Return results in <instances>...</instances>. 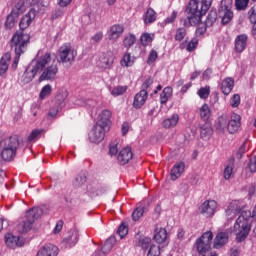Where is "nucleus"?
<instances>
[{"label": "nucleus", "mask_w": 256, "mask_h": 256, "mask_svg": "<svg viewBox=\"0 0 256 256\" xmlns=\"http://www.w3.org/2000/svg\"><path fill=\"white\" fill-rule=\"evenodd\" d=\"M245 203L243 201L234 200L228 205L226 209V215L235 217L239 215L238 219L234 223V232L236 233V240L238 242L245 241L251 231V216L252 213L249 210H245Z\"/></svg>", "instance_id": "1"}, {"label": "nucleus", "mask_w": 256, "mask_h": 256, "mask_svg": "<svg viewBox=\"0 0 256 256\" xmlns=\"http://www.w3.org/2000/svg\"><path fill=\"white\" fill-rule=\"evenodd\" d=\"M213 0H190L186 8L187 17L184 20V26H197L196 34L201 36L207 30L205 23L201 22V17L207 14Z\"/></svg>", "instance_id": "2"}, {"label": "nucleus", "mask_w": 256, "mask_h": 256, "mask_svg": "<svg viewBox=\"0 0 256 256\" xmlns=\"http://www.w3.org/2000/svg\"><path fill=\"white\" fill-rule=\"evenodd\" d=\"M30 38V34L27 32H19V30L13 34L10 45L11 48H14L16 54L14 59L15 66L18 64L21 54H24V52L27 51Z\"/></svg>", "instance_id": "3"}, {"label": "nucleus", "mask_w": 256, "mask_h": 256, "mask_svg": "<svg viewBox=\"0 0 256 256\" xmlns=\"http://www.w3.org/2000/svg\"><path fill=\"white\" fill-rule=\"evenodd\" d=\"M42 56H47V62L42 67L39 81H55L59 73V65L55 58H52L51 52H45Z\"/></svg>", "instance_id": "4"}, {"label": "nucleus", "mask_w": 256, "mask_h": 256, "mask_svg": "<svg viewBox=\"0 0 256 256\" xmlns=\"http://www.w3.org/2000/svg\"><path fill=\"white\" fill-rule=\"evenodd\" d=\"M41 215H43V210L40 207H32V209L26 211L24 220L17 225V231L21 234L28 233L33 228L35 221L40 219Z\"/></svg>", "instance_id": "5"}, {"label": "nucleus", "mask_w": 256, "mask_h": 256, "mask_svg": "<svg viewBox=\"0 0 256 256\" xmlns=\"http://www.w3.org/2000/svg\"><path fill=\"white\" fill-rule=\"evenodd\" d=\"M47 62L48 56H40L32 67L28 66L26 70H24L23 74L20 76V82L23 83V85H28V83H31V81L35 79L36 75L41 73Z\"/></svg>", "instance_id": "6"}, {"label": "nucleus", "mask_w": 256, "mask_h": 256, "mask_svg": "<svg viewBox=\"0 0 256 256\" xmlns=\"http://www.w3.org/2000/svg\"><path fill=\"white\" fill-rule=\"evenodd\" d=\"M0 145L3 147L1 152V158L3 161H13L17 155L18 148L20 147L18 137H9L8 139H4Z\"/></svg>", "instance_id": "7"}, {"label": "nucleus", "mask_w": 256, "mask_h": 256, "mask_svg": "<svg viewBox=\"0 0 256 256\" xmlns=\"http://www.w3.org/2000/svg\"><path fill=\"white\" fill-rule=\"evenodd\" d=\"M77 54H78L77 50L73 48L70 42H66L65 44H62L58 52L60 62H62L63 64H69V65L73 64Z\"/></svg>", "instance_id": "8"}, {"label": "nucleus", "mask_w": 256, "mask_h": 256, "mask_svg": "<svg viewBox=\"0 0 256 256\" xmlns=\"http://www.w3.org/2000/svg\"><path fill=\"white\" fill-rule=\"evenodd\" d=\"M213 237L214 235L212 231H206L201 235V237H199V239L196 240L197 251L200 255L206 256V253L210 251Z\"/></svg>", "instance_id": "9"}, {"label": "nucleus", "mask_w": 256, "mask_h": 256, "mask_svg": "<svg viewBox=\"0 0 256 256\" xmlns=\"http://www.w3.org/2000/svg\"><path fill=\"white\" fill-rule=\"evenodd\" d=\"M105 139V133L102 129L101 117L94 125L93 129L89 133V141L91 143H101Z\"/></svg>", "instance_id": "10"}, {"label": "nucleus", "mask_w": 256, "mask_h": 256, "mask_svg": "<svg viewBox=\"0 0 256 256\" xmlns=\"http://www.w3.org/2000/svg\"><path fill=\"white\" fill-rule=\"evenodd\" d=\"M217 207H218L217 201L207 200L200 205L199 211L201 215H204V217H214L217 211Z\"/></svg>", "instance_id": "11"}, {"label": "nucleus", "mask_w": 256, "mask_h": 256, "mask_svg": "<svg viewBox=\"0 0 256 256\" xmlns=\"http://www.w3.org/2000/svg\"><path fill=\"white\" fill-rule=\"evenodd\" d=\"M37 10L35 8H31L22 18L20 19L19 26L20 30L19 32H24L28 26H30L31 22L36 18Z\"/></svg>", "instance_id": "12"}, {"label": "nucleus", "mask_w": 256, "mask_h": 256, "mask_svg": "<svg viewBox=\"0 0 256 256\" xmlns=\"http://www.w3.org/2000/svg\"><path fill=\"white\" fill-rule=\"evenodd\" d=\"M80 239V233L78 229H71L68 231L66 237L63 239L65 247H75Z\"/></svg>", "instance_id": "13"}, {"label": "nucleus", "mask_w": 256, "mask_h": 256, "mask_svg": "<svg viewBox=\"0 0 256 256\" xmlns=\"http://www.w3.org/2000/svg\"><path fill=\"white\" fill-rule=\"evenodd\" d=\"M147 101V90L144 88V84H142L141 90L137 92L134 96V101H133V107L135 109H141L143 105H145Z\"/></svg>", "instance_id": "14"}, {"label": "nucleus", "mask_w": 256, "mask_h": 256, "mask_svg": "<svg viewBox=\"0 0 256 256\" xmlns=\"http://www.w3.org/2000/svg\"><path fill=\"white\" fill-rule=\"evenodd\" d=\"M5 242L6 245L11 249H16L17 247H23L25 239H23V237H16L15 235L8 233L5 235Z\"/></svg>", "instance_id": "15"}, {"label": "nucleus", "mask_w": 256, "mask_h": 256, "mask_svg": "<svg viewBox=\"0 0 256 256\" xmlns=\"http://www.w3.org/2000/svg\"><path fill=\"white\" fill-rule=\"evenodd\" d=\"M133 159V151L131 147L122 149L117 157L119 165H127Z\"/></svg>", "instance_id": "16"}, {"label": "nucleus", "mask_w": 256, "mask_h": 256, "mask_svg": "<svg viewBox=\"0 0 256 256\" xmlns=\"http://www.w3.org/2000/svg\"><path fill=\"white\" fill-rule=\"evenodd\" d=\"M240 127H241V117L240 115H237L236 113H234L227 124L228 133H230L231 135H234L239 131Z\"/></svg>", "instance_id": "17"}, {"label": "nucleus", "mask_w": 256, "mask_h": 256, "mask_svg": "<svg viewBox=\"0 0 256 256\" xmlns=\"http://www.w3.org/2000/svg\"><path fill=\"white\" fill-rule=\"evenodd\" d=\"M125 32L124 24H112L109 28L108 38L109 40H117Z\"/></svg>", "instance_id": "18"}, {"label": "nucleus", "mask_w": 256, "mask_h": 256, "mask_svg": "<svg viewBox=\"0 0 256 256\" xmlns=\"http://www.w3.org/2000/svg\"><path fill=\"white\" fill-rule=\"evenodd\" d=\"M185 163L183 161H179L178 163H175V165L171 169L170 173V179L171 181H177L181 175H183L185 171Z\"/></svg>", "instance_id": "19"}, {"label": "nucleus", "mask_w": 256, "mask_h": 256, "mask_svg": "<svg viewBox=\"0 0 256 256\" xmlns=\"http://www.w3.org/2000/svg\"><path fill=\"white\" fill-rule=\"evenodd\" d=\"M58 253V247L52 243H49L48 245H44V247L38 251L36 256H57Z\"/></svg>", "instance_id": "20"}, {"label": "nucleus", "mask_w": 256, "mask_h": 256, "mask_svg": "<svg viewBox=\"0 0 256 256\" xmlns=\"http://www.w3.org/2000/svg\"><path fill=\"white\" fill-rule=\"evenodd\" d=\"M111 117H112V113L111 111L108 110V108H105V110L102 111L100 115L101 129L104 133V137L106 135V129L109 127L111 123Z\"/></svg>", "instance_id": "21"}, {"label": "nucleus", "mask_w": 256, "mask_h": 256, "mask_svg": "<svg viewBox=\"0 0 256 256\" xmlns=\"http://www.w3.org/2000/svg\"><path fill=\"white\" fill-rule=\"evenodd\" d=\"M213 133L214 131L211 123L205 122L203 125H200V137L204 141H209Z\"/></svg>", "instance_id": "22"}, {"label": "nucleus", "mask_w": 256, "mask_h": 256, "mask_svg": "<svg viewBox=\"0 0 256 256\" xmlns=\"http://www.w3.org/2000/svg\"><path fill=\"white\" fill-rule=\"evenodd\" d=\"M229 241V235L226 232H220L216 235L214 239V248L221 249Z\"/></svg>", "instance_id": "23"}, {"label": "nucleus", "mask_w": 256, "mask_h": 256, "mask_svg": "<svg viewBox=\"0 0 256 256\" xmlns=\"http://www.w3.org/2000/svg\"><path fill=\"white\" fill-rule=\"evenodd\" d=\"M247 39V34H238V36H236L234 46L237 52H243V50H245L247 46Z\"/></svg>", "instance_id": "24"}, {"label": "nucleus", "mask_w": 256, "mask_h": 256, "mask_svg": "<svg viewBox=\"0 0 256 256\" xmlns=\"http://www.w3.org/2000/svg\"><path fill=\"white\" fill-rule=\"evenodd\" d=\"M115 56L112 52H107L100 57V64L103 68H111L114 64Z\"/></svg>", "instance_id": "25"}, {"label": "nucleus", "mask_w": 256, "mask_h": 256, "mask_svg": "<svg viewBox=\"0 0 256 256\" xmlns=\"http://www.w3.org/2000/svg\"><path fill=\"white\" fill-rule=\"evenodd\" d=\"M234 85L235 80H233V78H224L221 85L222 93L224 95H230L231 91L234 89Z\"/></svg>", "instance_id": "26"}, {"label": "nucleus", "mask_w": 256, "mask_h": 256, "mask_svg": "<svg viewBox=\"0 0 256 256\" xmlns=\"http://www.w3.org/2000/svg\"><path fill=\"white\" fill-rule=\"evenodd\" d=\"M173 95V88L172 86H165L160 94V103L161 105H166L169 99H171Z\"/></svg>", "instance_id": "27"}, {"label": "nucleus", "mask_w": 256, "mask_h": 256, "mask_svg": "<svg viewBox=\"0 0 256 256\" xmlns=\"http://www.w3.org/2000/svg\"><path fill=\"white\" fill-rule=\"evenodd\" d=\"M143 20L145 24H153L157 20V12L154 8H147L146 12L143 14Z\"/></svg>", "instance_id": "28"}, {"label": "nucleus", "mask_w": 256, "mask_h": 256, "mask_svg": "<svg viewBox=\"0 0 256 256\" xmlns=\"http://www.w3.org/2000/svg\"><path fill=\"white\" fill-rule=\"evenodd\" d=\"M154 241H156V243H165L166 239H167V231L166 229L162 228V227H156L155 229V234L153 237Z\"/></svg>", "instance_id": "29"}, {"label": "nucleus", "mask_w": 256, "mask_h": 256, "mask_svg": "<svg viewBox=\"0 0 256 256\" xmlns=\"http://www.w3.org/2000/svg\"><path fill=\"white\" fill-rule=\"evenodd\" d=\"M179 119H180L179 115L175 113L169 119H164L162 123V127L164 129H172L173 127H176L178 125Z\"/></svg>", "instance_id": "30"}, {"label": "nucleus", "mask_w": 256, "mask_h": 256, "mask_svg": "<svg viewBox=\"0 0 256 256\" xmlns=\"http://www.w3.org/2000/svg\"><path fill=\"white\" fill-rule=\"evenodd\" d=\"M235 169V157H231L228 164L224 168V179L229 180L233 175V170Z\"/></svg>", "instance_id": "31"}, {"label": "nucleus", "mask_w": 256, "mask_h": 256, "mask_svg": "<svg viewBox=\"0 0 256 256\" xmlns=\"http://www.w3.org/2000/svg\"><path fill=\"white\" fill-rule=\"evenodd\" d=\"M151 243V237H138L135 239V245L137 247H141L144 251H147V249H149Z\"/></svg>", "instance_id": "32"}, {"label": "nucleus", "mask_w": 256, "mask_h": 256, "mask_svg": "<svg viewBox=\"0 0 256 256\" xmlns=\"http://www.w3.org/2000/svg\"><path fill=\"white\" fill-rule=\"evenodd\" d=\"M11 56L10 54H4L0 59V75H5L9 69Z\"/></svg>", "instance_id": "33"}, {"label": "nucleus", "mask_w": 256, "mask_h": 256, "mask_svg": "<svg viewBox=\"0 0 256 256\" xmlns=\"http://www.w3.org/2000/svg\"><path fill=\"white\" fill-rule=\"evenodd\" d=\"M248 18L250 22H252L253 27H252V34L254 38H256V4L248 10Z\"/></svg>", "instance_id": "34"}, {"label": "nucleus", "mask_w": 256, "mask_h": 256, "mask_svg": "<svg viewBox=\"0 0 256 256\" xmlns=\"http://www.w3.org/2000/svg\"><path fill=\"white\" fill-rule=\"evenodd\" d=\"M42 135H45V129H34L30 135H28V142L35 143L41 139Z\"/></svg>", "instance_id": "35"}, {"label": "nucleus", "mask_w": 256, "mask_h": 256, "mask_svg": "<svg viewBox=\"0 0 256 256\" xmlns=\"http://www.w3.org/2000/svg\"><path fill=\"white\" fill-rule=\"evenodd\" d=\"M135 56H131V52H125L120 60L121 66H133Z\"/></svg>", "instance_id": "36"}, {"label": "nucleus", "mask_w": 256, "mask_h": 256, "mask_svg": "<svg viewBox=\"0 0 256 256\" xmlns=\"http://www.w3.org/2000/svg\"><path fill=\"white\" fill-rule=\"evenodd\" d=\"M200 117L203 121L208 122V119L211 117V108L209 104H202L200 107Z\"/></svg>", "instance_id": "37"}, {"label": "nucleus", "mask_w": 256, "mask_h": 256, "mask_svg": "<svg viewBox=\"0 0 256 256\" xmlns=\"http://www.w3.org/2000/svg\"><path fill=\"white\" fill-rule=\"evenodd\" d=\"M137 37L135 34L129 33L123 38V46L129 50L133 44H135Z\"/></svg>", "instance_id": "38"}, {"label": "nucleus", "mask_w": 256, "mask_h": 256, "mask_svg": "<svg viewBox=\"0 0 256 256\" xmlns=\"http://www.w3.org/2000/svg\"><path fill=\"white\" fill-rule=\"evenodd\" d=\"M228 119L226 117V115H222L218 118L217 121V125H216V129L217 131H222V133H224L226 127L228 126Z\"/></svg>", "instance_id": "39"}, {"label": "nucleus", "mask_w": 256, "mask_h": 256, "mask_svg": "<svg viewBox=\"0 0 256 256\" xmlns=\"http://www.w3.org/2000/svg\"><path fill=\"white\" fill-rule=\"evenodd\" d=\"M155 34H151L150 32H143L140 36V41L143 46H149L151 42H153Z\"/></svg>", "instance_id": "40"}, {"label": "nucleus", "mask_w": 256, "mask_h": 256, "mask_svg": "<svg viewBox=\"0 0 256 256\" xmlns=\"http://www.w3.org/2000/svg\"><path fill=\"white\" fill-rule=\"evenodd\" d=\"M25 10H26V5L24 0H19L13 8V13H15V17H18L20 16V14H23Z\"/></svg>", "instance_id": "41"}, {"label": "nucleus", "mask_w": 256, "mask_h": 256, "mask_svg": "<svg viewBox=\"0 0 256 256\" xmlns=\"http://www.w3.org/2000/svg\"><path fill=\"white\" fill-rule=\"evenodd\" d=\"M128 86H114L111 89V95L113 97H120V95H125L127 93Z\"/></svg>", "instance_id": "42"}, {"label": "nucleus", "mask_w": 256, "mask_h": 256, "mask_svg": "<svg viewBox=\"0 0 256 256\" xmlns=\"http://www.w3.org/2000/svg\"><path fill=\"white\" fill-rule=\"evenodd\" d=\"M15 22H16V16L13 8L11 11V14H8V16L6 17L5 27L11 29L13 28V26H15Z\"/></svg>", "instance_id": "43"}, {"label": "nucleus", "mask_w": 256, "mask_h": 256, "mask_svg": "<svg viewBox=\"0 0 256 256\" xmlns=\"http://www.w3.org/2000/svg\"><path fill=\"white\" fill-rule=\"evenodd\" d=\"M52 91L53 88L51 84H45V86L42 87V90H40V99H47V97H50Z\"/></svg>", "instance_id": "44"}, {"label": "nucleus", "mask_w": 256, "mask_h": 256, "mask_svg": "<svg viewBox=\"0 0 256 256\" xmlns=\"http://www.w3.org/2000/svg\"><path fill=\"white\" fill-rule=\"evenodd\" d=\"M218 18V14L216 12V10H211L209 13H208V16L206 18V28L208 26H213L214 22H216Z\"/></svg>", "instance_id": "45"}, {"label": "nucleus", "mask_w": 256, "mask_h": 256, "mask_svg": "<svg viewBox=\"0 0 256 256\" xmlns=\"http://www.w3.org/2000/svg\"><path fill=\"white\" fill-rule=\"evenodd\" d=\"M233 0H222L220 3L219 13L224 14L227 10L232 8Z\"/></svg>", "instance_id": "46"}, {"label": "nucleus", "mask_w": 256, "mask_h": 256, "mask_svg": "<svg viewBox=\"0 0 256 256\" xmlns=\"http://www.w3.org/2000/svg\"><path fill=\"white\" fill-rule=\"evenodd\" d=\"M116 243V239L115 237H109V239H107L102 247V251L104 253H107L108 251H111V249H113L114 245Z\"/></svg>", "instance_id": "47"}, {"label": "nucleus", "mask_w": 256, "mask_h": 256, "mask_svg": "<svg viewBox=\"0 0 256 256\" xmlns=\"http://www.w3.org/2000/svg\"><path fill=\"white\" fill-rule=\"evenodd\" d=\"M211 93L210 86H201L198 90V95L200 99H208L209 95Z\"/></svg>", "instance_id": "48"}, {"label": "nucleus", "mask_w": 256, "mask_h": 256, "mask_svg": "<svg viewBox=\"0 0 256 256\" xmlns=\"http://www.w3.org/2000/svg\"><path fill=\"white\" fill-rule=\"evenodd\" d=\"M185 36H187L186 27L183 26V27L177 28L176 34H175V40H177L178 42H181V40H184Z\"/></svg>", "instance_id": "49"}, {"label": "nucleus", "mask_w": 256, "mask_h": 256, "mask_svg": "<svg viewBox=\"0 0 256 256\" xmlns=\"http://www.w3.org/2000/svg\"><path fill=\"white\" fill-rule=\"evenodd\" d=\"M144 213H145L144 207H136V209H134V211L132 212L133 221H139V219L143 217Z\"/></svg>", "instance_id": "50"}, {"label": "nucleus", "mask_w": 256, "mask_h": 256, "mask_svg": "<svg viewBox=\"0 0 256 256\" xmlns=\"http://www.w3.org/2000/svg\"><path fill=\"white\" fill-rule=\"evenodd\" d=\"M234 14L232 11V8H229L222 14V24H228V22H231Z\"/></svg>", "instance_id": "51"}, {"label": "nucleus", "mask_w": 256, "mask_h": 256, "mask_svg": "<svg viewBox=\"0 0 256 256\" xmlns=\"http://www.w3.org/2000/svg\"><path fill=\"white\" fill-rule=\"evenodd\" d=\"M117 233L121 239L126 237V235H128L129 233L128 225L126 223H121V225L118 227Z\"/></svg>", "instance_id": "52"}, {"label": "nucleus", "mask_w": 256, "mask_h": 256, "mask_svg": "<svg viewBox=\"0 0 256 256\" xmlns=\"http://www.w3.org/2000/svg\"><path fill=\"white\" fill-rule=\"evenodd\" d=\"M153 83H154V80H153V78H151V76H149V78H146V80H144V82H143V89L147 93V99L149 97V93L151 91V87H152Z\"/></svg>", "instance_id": "53"}, {"label": "nucleus", "mask_w": 256, "mask_h": 256, "mask_svg": "<svg viewBox=\"0 0 256 256\" xmlns=\"http://www.w3.org/2000/svg\"><path fill=\"white\" fill-rule=\"evenodd\" d=\"M161 255V248L159 245H151L150 244V249L147 253V256H159Z\"/></svg>", "instance_id": "54"}, {"label": "nucleus", "mask_w": 256, "mask_h": 256, "mask_svg": "<svg viewBox=\"0 0 256 256\" xmlns=\"http://www.w3.org/2000/svg\"><path fill=\"white\" fill-rule=\"evenodd\" d=\"M86 182H87V177L85 173H79L75 177V185H77L78 187H80L81 185H84Z\"/></svg>", "instance_id": "55"}, {"label": "nucleus", "mask_w": 256, "mask_h": 256, "mask_svg": "<svg viewBox=\"0 0 256 256\" xmlns=\"http://www.w3.org/2000/svg\"><path fill=\"white\" fill-rule=\"evenodd\" d=\"M245 153H247V147L246 143H243V145H241V147L236 152V159L240 161L244 157Z\"/></svg>", "instance_id": "56"}, {"label": "nucleus", "mask_w": 256, "mask_h": 256, "mask_svg": "<svg viewBox=\"0 0 256 256\" xmlns=\"http://www.w3.org/2000/svg\"><path fill=\"white\" fill-rule=\"evenodd\" d=\"M158 56H159V54H158L157 50H155V49L150 50L149 56L147 59L148 64H153V62H155V60H157Z\"/></svg>", "instance_id": "57"}, {"label": "nucleus", "mask_w": 256, "mask_h": 256, "mask_svg": "<svg viewBox=\"0 0 256 256\" xmlns=\"http://www.w3.org/2000/svg\"><path fill=\"white\" fill-rule=\"evenodd\" d=\"M235 4L238 10H245L249 4V0H235Z\"/></svg>", "instance_id": "58"}, {"label": "nucleus", "mask_w": 256, "mask_h": 256, "mask_svg": "<svg viewBox=\"0 0 256 256\" xmlns=\"http://www.w3.org/2000/svg\"><path fill=\"white\" fill-rule=\"evenodd\" d=\"M198 46V40L193 38L190 42L187 44V50L188 52H192V50H195Z\"/></svg>", "instance_id": "59"}, {"label": "nucleus", "mask_w": 256, "mask_h": 256, "mask_svg": "<svg viewBox=\"0 0 256 256\" xmlns=\"http://www.w3.org/2000/svg\"><path fill=\"white\" fill-rule=\"evenodd\" d=\"M241 103V97L240 94H234L232 97V107H239Z\"/></svg>", "instance_id": "60"}, {"label": "nucleus", "mask_w": 256, "mask_h": 256, "mask_svg": "<svg viewBox=\"0 0 256 256\" xmlns=\"http://www.w3.org/2000/svg\"><path fill=\"white\" fill-rule=\"evenodd\" d=\"M248 168L250 169L251 173H256V157L250 159Z\"/></svg>", "instance_id": "61"}, {"label": "nucleus", "mask_w": 256, "mask_h": 256, "mask_svg": "<svg viewBox=\"0 0 256 256\" xmlns=\"http://www.w3.org/2000/svg\"><path fill=\"white\" fill-rule=\"evenodd\" d=\"M129 129H130V125L128 122L122 123L121 133H122L123 137H125L127 135V133H129Z\"/></svg>", "instance_id": "62"}, {"label": "nucleus", "mask_w": 256, "mask_h": 256, "mask_svg": "<svg viewBox=\"0 0 256 256\" xmlns=\"http://www.w3.org/2000/svg\"><path fill=\"white\" fill-rule=\"evenodd\" d=\"M103 36H104V32L102 31L96 32V34L92 36V40H94V42H100L103 39Z\"/></svg>", "instance_id": "63"}, {"label": "nucleus", "mask_w": 256, "mask_h": 256, "mask_svg": "<svg viewBox=\"0 0 256 256\" xmlns=\"http://www.w3.org/2000/svg\"><path fill=\"white\" fill-rule=\"evenodd\" d=\"M64 221L60 220L56 223V227H54V233H60L63 229Z\"/></svg>", "instance_id": "64"}]
</instances>
